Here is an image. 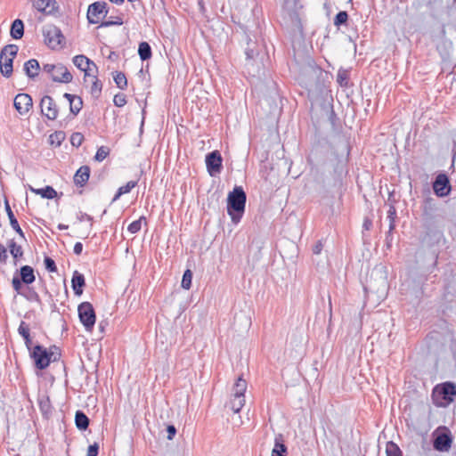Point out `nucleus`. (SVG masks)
Here are the masks:
<instances>
[{
	"label": "nucleus",
	"instance_id": "49",
	"mask_svg": "<svg viewBox=\"0 0 456 456\" xmlns=\"http://www.w3.org/2000/svg\"><path fill=\"white\" fill-rule=\"evenodd\" d=\"M192 272L190 269L184 271L182 278L181 286L184 289H190L191 287Z\"/></svg>",
	"mask_w": 456,
	"mask_h": 456
},
{
	"label": "nucleus",
	"instance_id": "51",
	"mask_svg": "<svg viewBox=\"0 0 456 456\" xmlns=\"http://www.w3.org/2000/svg\"><path fill=\"white\" fill-rule=\"evenodd\" d=\"M85 140L84 134L79 132H74L70 136V143L72 146L78 148Z\"/></svg>",
	"mask_w": 456,
	"mask_h": 456
},
{
	"label": "nucleus",
	"instance_id": "39",
	"mask_svg": "<svg viewBox=\"0 0 456 456\" xmlns=\"http://www.w3.org/2000/svg\"><path fill=\"white\" fill-rule=\"evenodd\" d=\"M349 15L346 11L338 12L335 17L333 23L337 28H340L341 26H347Z\"/></svg>",
	"mask_w": 456,
	"mask_h": 456
},
{
	"label": "nucleus",
	"instance_id": "31",
	"mask_svg": "<svg viewBox=\"0 0 456 456\" xmlns=\"http://www.w3.org/2000/svg\"><path fill=\"white\" fill-rule=\"evenodd\" d=\"M30 190L35 194L40 195L43 199L53 200L57 197V191L50 185L39 189L30 188Z\"/></svg>",
	"mask_w": 456,
	"mask_h": 456
},
{
	"label": "nucleus",
	"instance_id": "47",
	"mask_svg": "<svg viewBox=\"0 0 456 456\" xmlns=\"http://www.w3.org/2000/svg\"><path fill=\"white\" fill-rule=\"evenodd\" d=\"M387 219L389 220L390 232L395 229V221L397 219V211L395 206L388 207Z\"/></svg>",
	"mask_w": 456,
	"mask_h": 456
},
{
	"label": "nucleus",
	"instance_id": "59",
	"mask_svg": "<svg viewBox=\"0 0 456 456\" xmlns=\"http://www.w3.org/2000/svg\"><path fill=\"white\" fill-rule=\"evenodd\" d=\"M398 202V199L395 197V191H389L388 198H387V205L390 206H395V204Z\"/></svg>",
	"mask_w": 456,
	"mask_h": 456
},
{
	"label": "nucleus",
	"instance_id": "6",
	"mask_svg": "<svg viewBox=\"0 0 456 456\" xmlns=\"http://www.w3.org/2000/svg\"><path fill=\"white\" fill-rule=\"evenodd\" d=\"M456 385L452 382H444L436 385L432 391V399L436 406L446 407L454 400Z\"/></svg>",
	"mask_w": 456,
	"mask_h": 456
},
{
	"label": "nucleus",
	"instance_id": "14",
	"mask_svg": "<svg viewBox=\"0 0 456 456\" xmlns=\"http://www.w3.org/2000/svg\"><path fill=\"white\" fill-rule=\"evenodd\" d=\"M433 190L436 196H448L452 191L449 176L445 173H440L433 182Z\"/></svg>",
	"mask_w": 456,
	"mask_h": 456
},
{
	"label": "nucleus",
	"instance_id": "53",
	"mask_svg": "<svg viewBox=\"0 0 456 456\" xmlns=\"http://www.w3.org/2000/svg\"><path fill=\"white\" fill-rule=\"evenodd\" d=\"M22 283H24L22 281L19 279V277L14 273L12 280V286L13 289L20 296H22L23 291H21L22 289Z\"/></svg>",
	"mask_w": 456,
	"mask_h": 456
},
{
	"label": "nucleus",
	"instance_id": "18",
	"mask_svg": "<svg viewBox=\"0 0 456 456\" xmlns=\"http://www.w3.org/2000/svg\"><path fill=\"white\" fill-rule=\"evenodd\" d=\"M238 26L242 33V40H244L247 45L245 47V54H246L247 60L253 61L259 54L257 49H250V45H256V42L251 39L249 31H248L247 26H245L243 24H239Z\"/></svg>",
	"mask_w": 456,
	"mask_h": 456
},
{
	"label": "nucleus",
	"instance_id": "21",
	"mask_svg": "<svg viewBox=\"0 0 456 456\" xmlns=\"http://www.w3.org/2000/svg\"><path fill=\"white\" fill-rule=\"evenodd\" d=\"M71 287L76 296H81L86 287V279L83 273L74 271L71 278Z\"/></svg>",
	"mask_w": 456,
	"mask_h": 456
},
{
	"label": "nucleus",
	"instance_id": "43",
	"mask_svg": "<svg viewBox=\"0 0 456 456\" xmlns=\"http://www.w3.org/2000/svg\"><path fill=\"white\" fill-rule=\"evenodd\" d=\"M386 454L387 456H403V452L400 447L393 441H389L387 443Z\"/></svg>",
	"mask_w": 456,
	"mask_h": 456
},
{
	"label": "nucleus",
	"instance_id": "60",
	"mask_svg": "<svg viewBox=\"0 0 456 456\" xmlns=\"http://www.w3.org/2000/svg\"><path fill=\"white\" fill-rule=\"evenodd\" d=\"M8 259L7 249L0 244V263L6 264Z\"/></svg>",
	"mask_w": 456,
	"mask_h": 456
},
{
	"label": "nucleus",
	"instance_id": "5",
	"mask_svg": "<svg viewBox=\"0 0 456 456\" xmlns=\"http://www.w3.org/2000/svg\"><path fill=\"white\" fill-rule=\"evenodd\" d=\"M247 195L241 186H235L227 196V213L232 223L238 224L245 212Z\"/></svg>",
	"mask_w": 456,
	"mask_h": 456
},
{
	"label": "nucleus",
	"instance_id": "17",
	"mask_svg": "<svg viewBox=\"0 0 456 456\" xmlns=\"http://www.w3.org/2000/svg\"><path fill=\"white\" fill-rule=\"evenodd\" d=\"M13 105L20 115H25L32 108L33 101L28 94H18L14 98Z\"/></svg>",
	"mask_w": 456,
	"mask_h": 456
},
{
	"label": "nucleus",
	"instance_id": "52",
	"mask_svg": "<svg viewBox=\"0 0 456 456\" xmlns=\"http://www.w3.org/2000/svg\"><path fill=\"white\" fill-rule=\"evenodd\" d=\"M44 264H45V269L48 272H50V273L57 272L58 269H57L56 264H55L54 260L53 258H51L50 256H45Z\"/></svg>",
	"mask_w": 456,
	"mask_h": 456
},
{
	"label": "nucleus",
	"instance_id": "26",
	"mask_svg": "<svg viewBox=\"0 0 456 456\" xmlns=\"http://www.w3.org/2000/svg\"><path fill=\"white\" fill-rule=\"evenodd\" d=\"M4 208H5V211H6V214L8 216V218H9V221H10V224L12 226V228L23 239H25V235H24V232H22L19 223H18V220L17 218L15 217L12 208H11V206L9 204V201L8 200L5 198L4 200Z\"/></svg>",
	"mask_w": 456,
	"mask_h": 456
},
{
	"label": "nucleus",
	"instance_id": "38",
	"mask_svg": "<svg viewBox=\"0 0 456 456\" xmlns=\"http://www.w3.org/2000/svg\"><path fill=\"white\" fill-rule=\"evenodd\" d=\"M94 81L91 86L90 93L94 99H99L102 94V83L98 79L96 75L93 76Z\"/></svg>",
	"mask_w": 456,
	"mask_h": 456
},
{
	"label": "nucleus",
	"instance_id": "1",
	"mask_svg": "<svg viewBox=\"0 0 456 456\" xmlns=\"http://www.w3.org/2000/svg\"><path fill=\"white\" fill-rule=\"evenodd\" d=\"M421 212L422 226L425 230L421 243L431 247L438 243L443 237L444 216L438 213L437 205L431 197L423 200Z\"/></svg>",
	"mask_w": 456,
	"mask_h": 456
},
{
	"label": "nucleus",
	"instance_id": "54",
	"mask_svg": "<svg viewBox=\"0 0 456 456\" xmlns=\"http://www.w3.org/2000/svg\"><path fill=\"white\" fill-rule=\"evenodd\" d=\"M126 102H127V101H126V94H124L122 93H118V94H115V96L113 98V103L115 106L123 107L126 104Z\"/></svg>",
	"mask_w": 456,
	"mask_h": 456
},
{
	"label": "nucleus",
	"instance_id": "58",
	"mask_svg": "<svg viewBox=\"0 0 456 456\" xmlns=\"http://www.w3.org/2000/svg\"><path fill=\"white\" fill-rule=\"evenodd\" d=\"M167 438L172 440L176 435V428L174 425H167Z\"/></svg>",
	"mask_w": 456,
	"mask_h": 456
},
{
	"label": "nucleus",
	"instance_id": "28",
	"mask_svg": "<svg viewBox=\"0 0 456 456\" xmlns=\"http://www.w3.org/2000/svg\"><path fill=\"white\" fill-rule=\"evenodd\" d=\"M25 74L31 79L38 76L40 65L37 60L30 59L24 63L23 68Z\"/></svg>",
	"mask_w": 456,
	"mask_h": 456
},
{
	"label": "nucleus",
	"instance_id": "22",
	"mask_svg": "<svg viewBox=\"0 0 456 456\" xmlns=\"http://www.w3.org/2000/svg\"><path fill=\"white\" fill-rule=\"evenodd\" d=\"M15 273H19V279L26 285H30L36 281L34 268L30 265H22Z\"/></svg>",
	"mask_w": 456,
	"mask_h": 456
},
{
	"label": "nucleus",
	"instance_id": "24",
	"mask_svg": "<svg viewBox=\"0 0 456 456\" xmlns=\"http://www.w3.org/2000/svg\"><path fill=\"white\" fill-rule=\"evenodd\" d=\"M7 246H8L10 254L12 255V259H13V265L16 266V265H18L19 263L21 262V260H23V256H24L23 248L20 245H18L13 239H12L8 241Z\"/></svg>",
	"mask_w": 456,
	"mask_h": 456
},
{
	"label": "nucleus",
	"instance_id": "20",
	"mask_svg": "<svg viewBox=\"0 0 456 456\" xmlns=\"http://www.w3.org/2000/svg\"><path fill=\"white\" fill-rule=\"evenodd\" d=\"M73 63L78 69L85 72V78L90 76V65H93L97 70V66L95 65V63L90 59H88L86 56L82 54L76 55L73 58Z\"/></svg>",
	"mask_w": 456,
	"mask_h": 456
},
{
	"label": "nucleus",
	"instance_id": "63",
	"mask_svg": "<svg viewBox=\"0 0 456 456\" xmlns=\"http://www.w3.org/2000/svg\"><path fill=\"white\" fill-rule=\"evenodd\" d=\"M329 120L333 126H336L337 121L338 120L334 110L331 108L329 115Z\"/></svg>",
	"mask_w": 456,
	"mask_h": 456
},
{
	"label": "nucleus",
	"instance_id": "4",
	"mask_svg": "<svg viewBox=\"0 0 456 456\" xmlns=\"http://www.w3.org/2000/svg\"><path fill=\"white\" fill-rule=\"evenodd\" d=\"M327 73L319 66L307 65L304 67L299 75V84L305 87L308 94H321L324 88V77Z\"/></svg>",
	"mask_w": 456,
	"mask_h": 456
},
{
	"label": "nucleus",
	"instance_id": "56",
	"mask_svg": "<svg viewBox=\"0 0 456 456\" xmlns=\"http://www.w3.org/2000/svg\"><path fill=\"white\" fill-rule=\"evenodd\" d=\"M99 454V444L98 443H94L93 444H90L87 449V455L86 456H98Z\"/></svg>",
	"mask_w": 456,
	"mask_h": 456
},
{
	"label": "nucleus",
	"instance_id": "27",
	"mask_svg": "<svg viewBox=\"0 0 456 456\" xmlns=\"http://www.w3.org/2000/svg\"><path fill=\"white\" fill-rule=\"evenodd\" d=\"M18 333L20 335L24 340L26 348L28 350L30 347L34 346L31 336H30V329L28 323H26L24 321H21L19 328H18Z\"/></svg>",
	"mask_w": 456,
	"mask_h": 456
},
{
	"label": "nucleus",
	"instance_id": "33",
	"mask_svg": "<svg viewBox=\"0 0 456 456\" xmlns=\"http://www.w3.org/2000/svg\"><path fill=\"white\" fill-rule=\"evenodd\" d=\"M247 389V381L239 377L232 387V395L235 397H245V392Z\"/></svg>",
	"mask_w": 456,
	"mask_h": 456
},
{
	"label": "nucleus",
	"instance_id": "11",
	"mask_svg": "<svg viewBox=\"0 0 456 456\" xmlns=\"http://www.w3.org/2000/svg\"><path fill=\"white\" fill-rule=\"evenodd\" d=\"M109 4L105 1H97L89 4L86 19L89 24H98L101 20L107 18Z\"/></svg>",
	"mask_w": 456,
	"mask_h": 456
},
{
	"label": "nucleus",
	"instance_id": "30",
	"mask_svg": "<svg viewBox=\"0 0 456 456\" xmlns=\"http://www.w3.org/2000/svg\"><path fill=\"white\" fill-rule=\"evenodd\" d=\"M90 423L89 418L83 411H77L75 413V424L77 429L86 430Z\"/></svg>",
	"mask_w": 456,
	"mask_h": 456
},
{
	"label": "nucleus",
	"instance_id": "40",
	"mask_svg": "<svg viewBox=\"0 0 456 456\" xmlns=\"http://www.w3.org/2000/svg\"><path fill=\"white\" fill-rule=\"evenodd\" d=\"M114 82L121 90H125L127 87V79L125 73L121 71H116L113 76Z\"/></svg>",
	"mask_w": 456,
	"mask_h": 456
},
{
	"label": "nucleus",
	"instance_id": "57",
	"mask_svg": "<svg viewBox=\"0 0 456 456\" xmlns=\"http://www.w3.org/2000/svg\"><path fill=\"white\" fill-rule=\"evenodd\" d=\"M77 218L79 222H83L85 220L88 221L90 223V225L93 226L94 217L92 216H90L86 213L79 212Z\"/></svg>",
	"mask_w": 456,
	"mask_h": 456
},
{
	"label": "nucleus",
	"instance_id": "8",
	"mask_svg": "<svg viewBox=\"0 0 456 456\" xmlns=\"http://www.w3.org/2000/svg\"><path fill=\"white\" fill-rule=\"evenodd\" d=\"M433 447L437 452H448L452 444L453 437L450 429L445 426L438 427L432 433Z\"/></svg>",
	"mask_w": 456,
	"mask_h": 456
},
{
	"label": "nucleus",
	"instance_id": "48",
	"mask_svg": "<svg viewBox=\"0 0 456 456\" xmlns=\"http://www.w3.org/2000/svg\"><path fill=\"white\" fill-rule=\"evenodd\" d=\"M83 108V100L80 96H77L74 102L71 101V104L69 105L70 113L73 116H77Z\"/></svg>",
	"mask_w": 456,
	"mask_h": 456
},
{
	"label": "nucleus",
	"instance_id": "16",
	"mask_svg": "<svg viewBox=\"0 0 456 456\" xmlns=\"http://www.w3.org/2000/svg\"><path fill=\"white\" fill-rule=\"evenodd\" d=\"M37 401L42 417L45 419H49L53 415V406L52 404L48 393L46 391L39 392L37 395Z\"/></svg>",
	"mask_w": 456,
	"mask_h": 456
},
{
	"label": "nucleus",
	"instance_id": "29",
	"mask_svg": "<svg viewBox=\"0 0 456 456\" xmlns=\"http://www.w3.org/2000/svg\"><path fill=\"white\" fill-rule=\"evenodd\" d=\"M11 37L13 39H20L24 35V23L21 20L16 19L12 21L10 29Z\"/></svg>",
	"mask_w": 456,
	"mask_h": 456
},
{
	"label": "nucleus",
	"instance_id": "37",
	"mask_svg": "<svg viewBox=\"0 0 456 456\" xmlns=\"http://www.w3.org/2000/svg\"><path fill=\"white\" fill-rule=\"evenodd\" d=\"M66 138V134L63 131H55L51 134L49 136V142L51 145H54L55 147H60L62 142Z\"/></svg>",
	"mask_w": 456,
	"mask_h": 456
},
{
	"label": "nucleus",
	"instance_id": "9",
	"mask_svg": "<svg viewBox=\"0 0 456 456\" xmlns=\"http://www.w3.org/2000/svg\"><path fill=\"white\" fill-rule=\"evenodd\" d=\"M43 70L49 74L54 82L68 84L73 79V76L62 63L44 64Z\"/></svg>",
	"mask_w": 456,
	"mask_h": 456
},
{
	"label": "nucleus",
	"instance_id": "3",
	"mask_svg": "<svg viewBox=\"0 0 456 456\" xmlns=\"http://www.w3.org/2000/svg\"><path fill=\"white\" fill-rule=\"evenodd\" d=\"M28 351L34 368L38 370H45L52 362H59L61 358V350L55 345H52L47 348L37 344Z\"/></svg>",
	"mask_w": 456,
	"mask_h": 456
},
{
	"label": "nucleus",
	"instance_id": "15",
	"mask_svg": "<svg viewBox=\"0 0 456 456\" xmlns=\"http://www.w3.org/2000/svg\"><path fill=\"white\" fill-rule=\"evenodd\" d=\"M41 112L49 120H55L59 114V108L50 95H45L40 101Z\"/></svg>",
	"mask_w": 456,
	"mask_h": 456
},
{
	"label": "nucleus",
	"instance_id": "64",
	"mask_svg": "<svg viewBox=\"0 0 456 456\" xmlns=\"http://www.w3.org/2000/svg\"><path fill=\"white\" fill-rule=\"evenodd\" d=\"M83 251V244L81 242H76L73 248V252L75 255L79 256Z\"/></svg>",
	"mask_w": 456,
	"mask_h": 456
},
{
	"label": "nucleus",
	"instance_id": "50",
	"mask_svg": "<svg viewBox=\"0 0 456 456\" xmlns=\"http://www.w3.org/2000/svg\"><path fill=\"white\" fill-rule=\"evenodd\" d=\"M109 154L110 149L106 146H101L97 149V151L94 155V159L98 162H102L108 157Z\"/></svg>",
	"mask_w": 456,
	"mask_h": 456
},
{
	"label": "nucleus",
	"instance_id": "35",
	"mask_svg": "<svg viewBox=\"0 0 456 456\" xmlns=\"http://www.w3.org/2000/svg\"><path fill=\"white\" fill-rule=\"evenodd\" d=\"M446 16L447 25L453 27L456 30V0H453L452 4L447 7Z\"/></svg>",
	"mask_w": 456,
	"mask_h": 456
},
{
	"label": "nucleus",
	"instance_id": "55",
	"mask_svg": "<svg viewBox=\"0 0 456 456\" xmlns=\"http://www.w3.org/2000/svg\"><path fill=\"white\" fill-rule=\"evenodd\" d=\"M437 0H416V7L421 8V7H427V8H433L434 5L436 4Z\"/></svg>",
	"mask_w": 456,
	"mask_h": 456
},
{
	"label": "nucleus",
	"instance_id": "42",
	"mask_svg": "<svg viewBox=\"0 0 456 456\" xmlns=\"http://www.w3.org/2000/svg\"><path fill=\"white\" fill-rule=\"evenodd\" d=\"M124 23L122 17L120 16H110L107 20H102L99 27L108 28L111 26H120Z\"/></svg>",
	"mask_w": 456,
	"mask_h": 456
},
{
	"label": "nucleus",
	"instance_id": "45",
	"mask_svg": "<svg viewBox=\"0 0 456 456\" xmlns=\"http://www.w3.org/2000/svg\"><path fill=\"white\" fill-rule=\"evenodd\" d=\"M456 294V281H452L444 286V297L447 301H452V297Z\"/></svg>",
	"mask_w": 456,
	"mask_h": 456
},
{
	"label": "nucleus",
	"instance_id": "41",
	"mask_svg": "<svg viewBox=\"0 0 456 456\" xmlns=\"http://www.w3.org/2000/svg\"><path fill=\"white\" fill-rule=\"evenodd\" d=\"M22 297H24L28 301L36 302L39 305L42 304L38 293L32 287H28L27 290L23 292Z\"/></svg>",
	"mask_w": 456,
	"mask_h": 456
},
{
	"label": "nucleus",
	"instance_id": "44",
	"mask_svg": "<svg viewBox=\"0 0 456 456\" xmlns=\"http://www.w3.org/2000/svg\"><path fill=\"white\" fill-rule=\"evenodd\" d=\"M144 223L145 224H147V219L144 216H140L139 219L132 222L128 227H127V231L132 233V234H135L137 232H140L141 228H142V223Z\"/></svg>",
	"mask_w": 456,
	"mask_h": 456
},
{
	"label": "nucleus",
	"instance_id": "46",
	"mask_svg": "<svg viewBox=\"0 0 456 456\" xmlns=\"http://www.w3.org/2000/svg\"><path fill=\"white\" fill-rule=\"evenodd\" d=\"M245 404V397H235L233 396V399L230 402V408L234 413L240 412L241 408Z\"/></svg>",
	"mask_w": 456,
	"mask_h": 456
},
{
	"label": "nucleus",
	"instance_id": "36",
	"mask_svg": "<svg viewBox=\"0 0 456 456\" xmlns=\"http://www.w3.org/2000/svg\"><path fill=\"white\" fill-rule=\"evenodd\" d=\"M337 82L341 87H349V71L342 68L339 69L337 74Z\"/></svg>",
	"mask_w": 456,
	"mask_h": 456
},
{
	"label": "nucleus",
	"instance_id": "10",
	"mask_svg": "<svg viewBox=\"0 0 456 456\" xmlns=\"http://www.w3.org/2000/svg\"><path fill=\"white\" fill-rule=\"evenodd\" d=\"M43 36L45 45L51 49H56L65 44V37L55 25H47L43 28Z\"/></svg>",
	"mask_w": 456,
	"mask_h": 456
},
{
	"label": "nucleus",
	"instance_id": "25",
	"mask_svg": "<svg viewBox=\"0 0 456 456\" xmlns=\"http://www.w3.org/2000/svg\"><path fill=\"white\" fill-rule=\"evenodd\" d=\"M288 448L284 443V438L281 434H278L274 438V446L272 450L271 456H287Z\"/></svg>",
	"mask_w": 456,
	"mask_h": 456
},
{
	"label": "nucleus",
	"instance_id": "12",
	"mask_svg": "<svg viewBox=\"0 0 456 456\" xmlns=\"http://www.w3.org/2000/svg\"><path fill=\"white\" fill-rule=\"evenodd\" d=\"M77 312L79 320L86 330L92 331L96 321V314L93 305L89 302H83L78 305Z\"/></svg>",
	"mask_w": 456,
	"mask_h": 456
},
{
	"label": "nucleus",
	"instance_id": "7",
	"mask_svg": "<svg viewBox=\"0 0 456 456\" xmlns=\"http://www.w3.org/2000/svg\"><path fill=\"white\" fill-rule=\"evenodd\" d=\"M19 47L16 45H5L0 53V73L4 77H10L13 71V59L16 57Z\"/></svg>",
	"mask_w": 456,
	"mask_h": 456
},
{
	"label": "nucleus",
	"instance_id": "2",
	"mask_svg": "<svg viewBox=\"0 0 456 456\" xmlns=\"http://www.w3.org/2000/svg\"><path fill=\"white\" fill-rule=\"evenodd\" d=\"M281 18L285 26L294 35H297L301 38L305 37L306 15L304 4L300 0H283Z\"/></svg>",
	"mask_w": 456,
	"mask_h": 456
},
{
	"label": "nucleus",
	"instance_id": "23",
	"mask_svg": "<svg viewBox=\"0 0 456 456\" xmlns=\"http://www.w3.org/2000/svg\"><path fill=\"white\" fill-rule=\"evenodd\" d=\"M90 177V167L89 166H81L74 175V183L77 186L84 187Z\"/></svg>",
	"mask_w": 456,
	"mask_h": 456
},
{
	"label": "nucleus",
	"instance_id": "13",
	"mask_svg": "<svg viewBox=\"0 0 456 456\" xmlns=\"http://www.w3.org/2000/svg\"><path fill=\"white\" fill-rule=\"evenodd\" d=\"M208 173L210 176H216L223 169V158L219 151H213L206 155L205 159Z\"/></svg>",
	"mask_w": 456,
	"mask_h": 456
},
{
	"label": "nucleus",
	"instance_id": "19",
	"mask_svg": "<svg viewBox=\"0 0 456 456\" xmlns=\"http://www.w3.org/2000/svg\"><path fill=\"white\" fill-rule=\"evenodd\" d=\"M33 6L45 14H53L58 9L55 0H33Z\"/></svg>",
	"mask_w": 456,
	"mask_h": 456
},
{
	"label": "nucleus",
	"instance_id": "62",
	"mask_svg": "<svg viewBox=\"0 0 456 456\" xmlns=\"http://www.w3.org/2000/svg\"><path fill=\"white\" fill-rule=\"evenodd\" d=\"M372 227V220L366 216L363 220L362 228L365 231H370Z\"/></svg>",
	"mask_w": 456,
	"mask_h": 456
},
{
	"label": "nucleus",
	"instance_id": "32",
	"mask_svg": "<svg viewBox=\"0 0 456 456\" xmlns=\"http://www.w3.org/2000/svg\"><path fill=\"white\" fill-rule=\"evenodd\" d=\"M138 55L142 61H148L151 58L152 50L148 42L142 41L139 44Z\"/></svg>",
	"mask_w": 456,
	"mask_h": 456
},
{
	"label": "nucleus",
	"instance_id": "34",
	"mask_svg": "<svg viewBox=\"0 0 456 456\" xmlns=\"http://www.w3.org/2000/svg\"><path fill=\"white\" fill-rule=\"evenodd\" d=\"M138 183V181H129L126 185L119 187L114 195L112 201L118 200L122 195L130 192Z\"/></svg>",
	"mask_w": 456,
	"mask_h": 456
},
{
	"label": "nucleus",
	"instance_id": "61",
	"mask_svg": "<svg viewBox=\"0 0 456 456\" xmlns=\"http://www.w3.org/2000/svg\"><path fill=\"white\" fill-rule=\"evenodd\" d=\"M323 248V242L322 240H319L313 247L312 251L314 255L321 254L322 250Z\"/></svg>",
	"mask_w": 456,
	"mask_h": 456
}]
</instances>
